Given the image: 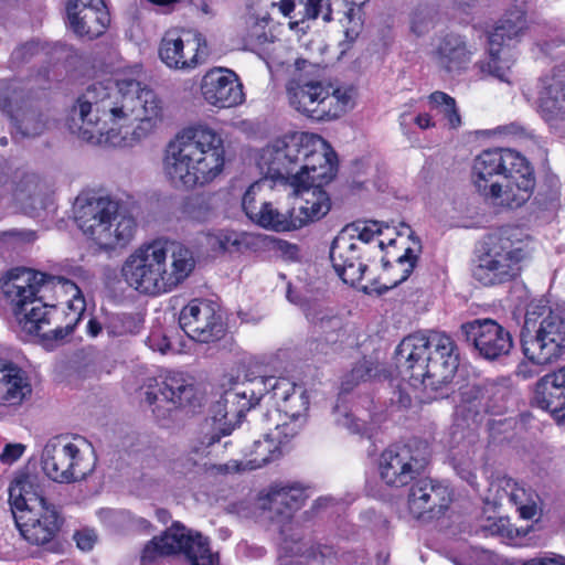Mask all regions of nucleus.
I'll return each mask as SVG.
<instances>
[{
  "label": "nucleus",
  "instance_id": "f257e3e1",
  "mask_svg": "<svg viewBox=\"0 0 565 565\" xmlns=\"http://www.w3.org/2000/svg\"><path fill=\"white\" fill-rule=\"evenodd\" d=\"M161 100L156 93L134 78L96 82L77 97L71 110L70 129L87 142L97 143L108 122L134 116L151 120L161 115Z\"/></svg>",
  "mask_w": 565,
  "mask_h": 565
},
{
  "label": "nucleus",
  "instance_id": "f03ea898",
  "mask_svg": "<svg viewBox=\"0 0 565 565\" xmlns=\"http://www.w3.org/2000/svg\"><path fill=\"white\" fill-rule=\"evenodd\" d=\"M398 375L414 387L439 391L459 366V350L446 332L429 330L405 337L394 351Z\"/></svg>",
  "mask_w": 565,
  "mask_h": 565
},
{
  "label": "nucleus",
  "instance_id": "7ed1b4c3",
  "mask_svg": "<svg viewBox=\"0 0 565 565\" xmlns=\"http://www.w3.org/2000/svg\"><path fill=\"white\" fill-rule=\"evenodd\" d=\"M224 163L221 135L205 125H198L184 129L168 143L163 171L174 188L191 190L212 182L223 171Z\"/></svg>",
  "mask_w": 565,
  "mask_h": 565
},
{
  "label": "nucleus",
  "instance_id": "20e7f679",
  "mask_svg": "<svg viewBox=\"0 0 565 565\" xmlns=\"http://www.w3.org/2000/svg\"><path fill=\"white\" fill-rule=\"evenodd\" d=\"M472 175L482 196L509 209L526 203L536 183L531 162L510 148L483 150L473 161Z\"/></svg>",
  "mask_w": 565,
  "mask_h": 565
},
{
  "label": "nucleus",
  "instance_id": "39448f33",
  "mask_svg": "<svg viewBox=\"0 0 565 565\" xmlns=\"http://www.w3.org/2000/svg\"><path fill=\"white\" fill-rule=\"evenodd\" d=\"M55 284L62 285L66 290H74L72 299L67 300V307L74 316L71 322L77 326L86 310V302L76 284L62 276L32 269H22L18 274L9 273V279L3 284L2 290L13 305L19 323L28 333L39 335L43 326L51 322V315L56 311V306L44 302L43 296L39 294Z\"/></svg>",
  "mask_w": 565,
  "mask_h": 565
},
{
  "label": "nucleus",
  "instance_id": "423d86ee",
  "mask_svg": "<svg viewBox=\"0 0 565 565\" xmlns=\"http://www.w3.org/2000/svg\"><path fill=\"white\" fill-rule=\"evenodd\" d=\"M9 503L18 530L30 544L61 551L57 534L63 518L44 495L38 475L19 471L9 486Z\"/></svg>",
  "mask_w": 565,
  "mask_h": 565
},
{
  "label": "nucleus",
  "instance_id": "0eeeda50",
  "mask_svg": "<svg viewBox=\"0 0 565 565\" xmlns=\"http://www.w3.org/2000/svg\"><path fill=\"white\" fill-rule=\"evenodd\" d=\"M535 249V239L524 228L501 226L484 235L472 276L486 287L509 284L521 276Z\"/></svg>",
  "mask_w": 565,
  "mask_h": 565
},
{
  "label": "nucleus",
  "instance_id": "6e6552de",
  "mask_svg": "<svg viewBox=\"0 0 565 565\" xmlns=\"http://www.w3.org/2000/svg\"><path fill=\"white\" fill-rule=\"evenodd\" d=\"M73 210L81 231L105 250L127 245L137 230L128 209L109 196L79 194Z\"/></svg>",
  "mask_w": 565,
  "mask_h": 565
},
{
  "label": "nucleus",
  "instance_id": "1a4fd4ad",
  "mask_svg": "<svg viewBox=\"0 0 565 565\" xmlns=\"http://www.w3.org/2000/svg\"><path fill=\"white\" fill-rule=\"evenodd\" d=\"M175 555H183L191 565H215L217 561L207 537L180 521H173L160 535L145 544L140 565H156L160 558Z\"/></svg>",
  "mask_w": 565,
  "mask_h": 565
},
{
  "label": "nucleus",
  "instance_id": "9d476101",
  "mask_svg": "<svg viewBox=\"0 0 565 565\" xmlns=\"http://www.w3.org/2000/svg\"><path fill=\"white\" fill-rule=\"evenodd\" d=\"M168 249L159 241L142 245L124 263L121 275L131 288L141 294L167 292L166 260Z\"/></svg>",
  "mask_w": 565,
  "mask_h": 565
},
{
  "label": "nucleus",
  "instance_id": "9b49d317",
  "mask_svg": "<svg viewBox=\"0 0 565 565\" xmlns=\"http://www.w3.org/2000/svg\"><path fill=\"white\" fill-rule=\"evenodd\" d=\"M301 147L300 163L291 177V186L296 193L301 188L323 186L330 183L338 172V157L327 141L315 134L307 132Z\"/></svg>",
  "mask_w": 565,
  "mask_h": 565
},
{
  "label": "nucleus",
  "instance_id": "f8f14e48",
  "mask_svg": "<svg viewBox=\"0 0 565 565\" xmlns=\"http://www.w3.org/2000/svg\"><path fill=\"white\" fill-rule=\"evenodd\" d=\"M428 461L426 447L393 444L379 457L380 480L392 489L406 487L424 473Z\"/></svg>",
  "mask_w": 565,
  "mask_h": 565
},
{
  "label": "nucleus",
  "instance_id": "ddd939ff",
  "mask_svg": "<svg viewBox=\"0 0 565 565\" xmlns=\"http://www.w3.org/2000/svg\"><path fill=\"white\" fill-rule=\"evenodd\" d=\"M42 469L58 483H73L85 480L94 470V463L85 460L81 449L66 437L51 438L43 448Z\"/></svg>",
  "mask_w": 565,
  "mask_h": 565
},
{
  "label": "nucleus",
  "instance_id": "4468645a",
  "mask_svg": "<svg viewBox=\"0 0 565 565\" xmlns=\"http://www.w3.org/2000/svg\"><path fill=\"white\" fill-rule=\"evenodd\" d=\"M522 352L526 359L547 364L559 358L565 349V305L556 303L548 310L529 337L522 338Z\"/></svg>",
  "mask_w": 565,
  "mask_h": 565
},
{
  "label": "nucleus",
  "instance_id": "2eb2a0df",
  "mask_svg": "<svg viewBox=\"0 0 565 565\" xmlns=\"http://www.w3.org/2000/svg\"><path fill=\"white\" fill-rule=\"evenodd\" d=\"M460 334L475 356L488 362L501 361L513 348L510 331L490 318H477L462 323Z\"/></svg>",
  "mask_w": 565,
  "mask_h": 565
},
{
  "label": "nucleus",
  "instance_id": "dca6fc26",
  "mask_svg": "<svg viewBox=\"0 0 565 565\" xmlns=\"http://www.w3.org/2000/svg\"><path fill=\"white\" fill-rule=\"evenodd\" d=\"M307 132H292L266 146L258 158V167L266 178L291 185V177L300 163L301 147Z\"/></svg>",
  "mask_w": 565,
  "mask_h": 565
},
{
  "label": "nucleus",
  "instance_id": "f3484780",
  "mask_svg": "<svg viewBox=\"0 0 565 565\" xmlns=\"http://www.w3.org/2000/svg\"><path fill=\"white\" fill-rule=\"evenodd\" d=\"M526 29V12L520 7H513L505 11L488 34L489 60L480 62L479 68L500 81H507L509 65L502 63L500 53L509 42L519 40Z\"/></svg>",
  "mask_w": 565,
  "mask_h": 565
},
{
  "label": "nucleus",
  "instance_id": "a211bd4d",
  "mask_svg": "<svg viewBox=\"0 0 565 565\" xmlns=\"http://www.w3.org/2000/svg\"><path fill=\"white\" fill-rule=\"evenodd\" d=\"M158 54L169 68L192 70L207 56V44L199 32H188L184 39L179 30H168L160 41Z\"/></svg>",
  "mask_w": 565,
  "mask_h": 565
},
{
  "label": "nucleus",
  "instance_id": "6ab92c4d",
  "mask_svg": "<svg viewBox=\"0 0 565 565\" xmlns=\"http://www.w3.org/2000/svg\"><path fill=\"white\" fill-rule=\"evenodd\" d=\"M451 501L448 486L430 478H417L409 488L407 508L416 520L430 522L441 518Z\"/></svg>",
  "mask_w": 565,
  "mask_h": 565
},
{
  "label": "nucleus",
  "instance_id": "aec40b11",
  "mask_svg": "<svg viewBox=\"0 0 565 565\" xmlns=\"http://www.w3.org/2000/svg\"><path fill=\"white\" fill-rule=\"evenodd\" d=\"M179 326L193 341L210 343L221 340L226 333V324L214 307L205 301L191 300L179 315Z\"/></svg>",
  "mask_w": 565,
  "mask_h": 565
},
{
  "label": "nucleus",
  "instance_id": "412c9836",
  "mask_svg": "<svg viewBox=\"0 0 565 565\" xmlns=\"http://www.w3.org/2000/svg\"><path fill=\"white\" fill-rule=\"evenodd\" d=\"M536 110L550 127L565 121V64L539 78Z\"/></svg>",
  "mask_w": 565,
  "mask_h": 565
},
{
  "label": "nucleus",
  "instance_id": "4be33fe9",
  "mask_svg": "<svg viewBox=\"0 0 565 565\" xmlns=\"http://www.w3.org/2000/svg\"><path fill=\"white\" fill-rule=\"evenodd\" d=\"M195 387L192 379L181 372H169L166 376L150 386L146 392V402L154 405L153 413L163 408L167 412L192 404Z\"/></svg>",
  "mask_w": 565,
  "mask_h": 565
},
{
  "label": "nucleus",
  "instance_id": "5701e85b",
  "mask_svg": "<svg viewBox=\"0 0 565 565\" xmlns=\"http://www.w3.org/2000/svg\"><path fill=\"white\" fill-rule=\"evenodd\" d=\"M204 99L218 108H231L245 100L244 87L234 71L213 68L205 73L201 81Z\"/></svg>",
  "mask_w": 565,
  "mask_h": 565
},
{
  "label": "nucleus",
  "instance_id": "b1692460",
  "mask_svg": "<svg viewBox=\"0 0 565 565\" xmlns=\"http://www.w3.org/2000/svg\"><path fill=\"white\" fill-rule=\"evenodd\" d=\"M353 236L339 233L331 243L329 257L342 281L356 287L369 267L363 262L361 247L353 242Z\"/></svg>",
  "mask_w": 565,
  "mask_h": 565
},
{
  "label": "nucleus",
  "instance_id": "393cba45",
  "mask_svg": "<svg viewBox=\"0 0 565 565\" xmlns=\"http://www.w3.org/2000/svg\"><path fill=\"white\" fill-rule=\"evenodd\" d=\"M532 405L565 423V365L542 376L534 386Z\"/></svg>",
  "mask_w": 565,
  "mask_h": 565
},
{
  "label": "nucleus",
  "instance_id": "a878e982",
  "mask_svg": "<svg viewBox=\"0 0 565 565\" xmlns=\"http://www.w3.org/2000/svg\"><path fill=\"white\" fill-rule=\"evenodd\" d=\"M329 89L330 86L321 82L298 83L295 87H288L289 103L308 118L326 120V115L330 114Z\"/></svg>",
  "mask_w": 565,
  "mask_h": 565
},
{
  "label": "nucleus",
  "instance_id": "bb28decb",
  "mask_svg": "<svg viewBox=\"0 0 565 565\" xmlns=\"http://www.w3.org/2000/svg\"><path fill=\"white\" fill-rule=\"evenodd\" d=\"M31 393L26 372L13 362L0 359V404L20 405Z\"/></svg>",
  "mask_w": 565,
  "mask_h": 565
},
{
  "label": "nucleus",
  "instance_id": "cd10ccee",
  "mask_svg": "<svg viewBox=\"0 0 565 565\" xmlns=\"http://www.w3.org/2000/svg\"><path fill=\"white\" fill-rule=\"evenodd\" d=\"M489 390L480 385H466L460 388L459 402L455 407V422L457 426L478 425L486 414L490 413L489 405L484 402Z\"/></svg>",
  "mask_w": 565,
  "mask_h": 565
},
{
  "label": "nucleus",
  "instance_id": "c85d7f7f",
  "mask_svg": "<svg viewBox=\"0 0 565 565\" xmlns=\"http://www.w3.org/2000/svg\"><path fill=\"white\" fill-rule=\"evenodd\" d=\"M68 28L78 36L94 40L105 33L110 23L107 8H85L76 10V6H66Z\"/></svg>",
  "mask_w": 565,
  "mask_h": 565
},
{
  "label": "nucleus",
  "instance_id": "c756f323",
  "mask_svg": "<svg viewBox=\"0 0 565 565\" xmlns=\"http://www.w3.org/2000/svg\"><path fill=\"white\" fill-rule=\"evenodd\" d=\"M472 51L463 36L455 33L446 34L436 51L437 64L449 74H461L468 68Z\"/></svg>",
  "mask_w": 565,
  "mask_h": 565
},
{
  "label": "nucleus",
  "instance_id": "7c9ffc66",
  "mask_svg": "<svg viewBox=\"0 0 565 565\" xmlns=\"http://www.w3.org/2000/svg\"><path fill=\"white\" fill-rule=\"evenodd\" d=\"M307 499L302 488L289 484H274L270 487L262 508L280 516L291 518L292 513L299 510Z\"/></svg>",
  "mask_w": 565,
  "mask_h": 565
},
{
  "label": "nucleus",
  "instance_id": "2f4dec72",
  "mask_svg": "<svg viewBox=\"0 0 565 565\" xmlns=\"http://www.w3.org/2000/svg\"><path fill=\"white\" fill-rule=\"evenodd\" d=\"M409 239L413 241V243L416 245V249L413 247L405 248L404 253L396 258V263L399 265L406 264L407 266L403 269V275L399 279L395 280L391 286L386 285H380L377 279H372L370 285H363L361 287V290L365 295H377L382 296L386 294L390 289L397 287L402 282L408 279V277L414 271L417 262L419 259V254L422 253L423 246L419 237L415 235V233L412 231L409 234Z\"/></svg>",
  "mask_w": 565,
  "mask_h": 565
},
{
  "label": "nucleus",
  "instance_id": "473e14b6",
  "mask_svg": "<svg viewBox=\"0 0 565 565\" xmlns=\"http://www.w3.org/2000/svg\"><path fill=\"white\" fill-rule=\"evenodd\" d=\"M309 396L307 391L301 387L295 393L288 402L279 404V411L284 412L285 415L291 420V423L277 424V437L284 435L285 438H291L298 434V429L301 424L298 422L302 420L308 408H309Z\"/></svg>",
  "mask_w": 565,
  "mask_h": 565
},
{
  "label": "nucleus",
  "instance_id": "72a5a7b5",
  "mask_svg": "<svg viewBox=\"0 0 565 565\" xmlns=\"http://www.w3.org/2000/svg\"><path fill=\"white\" fill-rule=\"evenodd\" d=\"M306 192L305 204L296 209V218L303 222V226L310 222L322 218L331 209L329 194L322 186L301 188L300 192Z\"/></svg>",
  "mask_w": 565,
  "mask_h": 565
},
{
  "label": "nucleus",
  "instance_id": "f704fd0d",
  "mask_svg": "<svg viewBox=\"0 0 565 565\" xmlns=\"http://www.w3.org/2000/svg\"><path fill=\"white\" fill-rule=\"evenodd\" d=\"M256 225L274 232H291L303 227V222L296 218L295 207L281 213L270 202H264Z\"/></svg>",
  "mask_w": 565,
  "mask_h": 565
},
{
  "label": "nucleus",
  "instance_id": "c9c22d12",
  "mask_svg": "<svg viewBox=\"0 0 565 565\" xmlns=\"http://www.w3.org/2000/svg\"><path fill=\"white\" fill-rule=\"evenodd\" d=\"M324 337L312 338L307 341L309 352L316 355H328L337 350V344L340 340L341 320L337 317L321 319L319 324L316 326Z\"/></svg>",
  "mask_w": 565,
  "mask_h": 565
},
{
  "label": "nucleus",
  "instance_id": "e433bc0d",
  "mask_svg": "<svg viewBox=\"0 0 565 565\" xmlns=\"http://www.w3.org/2000/svg\"><path fill=\"white\" fill-rule=\"evenodd\" d=\"M195 267V260L191 249L178 245L171 254V269L166 268V285L170 291L189 277Z\"/></svg>",
  "mask_w": 565,
  "mask_h": 565
},
{
  "label": "nucleus",
  "instance_id": "4c0bfd02",
  "mask_svg": "<svg viewBox=\"0 0 565 565\" xmlns=\"http://www.w3.org/2000/svg\"><path fill=\"white\" fill-rule=\"evenodd\" d=\"M505 487L510 489L509 501L515 507L520 516L524 520L533 519L537 513L540 497L530 488L520 486L513 479H508Z\"/></svg>",
  "mask_w": 565,
  "mask_h": 565
},
{
  "label": "nucleus",
  "instance_id": "58836bf2",
  "mask_svg": "<svg viewBox=\"0 0 565 565\" xmlns=\"http://www.w3.org/2000/svg\"><path fill=\"white\" fill-rule=\"evenodd\" d=\"M142 326L143 319L138 313L115 312L105 316V331L109 338L138 334Z\"/></svg>",
  "mask_w": 565,
  "mask_h": 565
},
{
  "label": "nucleus",
  "instance_id": "ea45409f",
  "mask_svg": "<svg viewBox=\"0 0 565 565\" xmlns=\"http://www.w3.org/2000/svg\"><path fill=\"white\" fill-rule=\"evenodd\" d=\"M211 412L213 413V422L214 424L218 423V426H215L212 428L211 431L205 433L201 440L200 445L205 450L214 446L216 443H220V440L231 435V433L234 429V426L231 425L232 418H235L233 416L232 408H224V406H218V401L212 406Z\"/></svg>",
  "mask_w": 565,
  "mask_h": 565
},
{
  "label": "nucleus",
  "instance_id": "a19ab883",
  "mask_svg": "<svg viewBox=\"0 0 565 565\" xmlns=\"http://www.w3.org/2000/svg\"><path fill=\"white\" fill-rule=\"evenodd\" d=\"M285 437L280 435L277 437L270 438L269 435H266L265 440H255L253 444V450L250 455L253 458L248 461L250 468L256 469L260 468L271 461L277 460L281 456V450L279 444H282ZM288 438H286L287 440Z\"/></svg>",
  "mask_w": 565,
  "mask_h": 565
},
{
  "label": "nucleus",
  "instance_id": "79ce46f5",
  "mask_svg": "<svg viewBox=\"0 0 565 565\" xmlns=\"http://www.w3.org/2000/svg\"><path fill=\"white\" fill-rule=\"evenodd\" d=\"M11 118L15 134L22 137H38L46 127V121L43 119L42 114L33 108L23 111L17 110Z\"/></svg>",
  "mask_w": 565,
  "mask_h": 565
},
{
  "label": "nucleus",
  "instance_id": "37998d69",
  "mask_svg": "<svg viewBox=\"0 0 565 565\" xmlns=\"http://www.w3.org/2000/svg\"><path fill=\"white\" fill-rule=\"evenodd\" d=\"M561 183L556 175H546L540 184L533 204L542 211H554L559 206Z\"/></svg>",
  "mask_w": 565,
  "mask_h": 565
},
{
  "label": "nucleus",
  "instance_id": "c03bdc74",
  "mask_svg": "<svg viewBox=\"0 0 565 565\" xmlns=\"http://www.w3.org/2000/svg\"><path fill=\"white\" fill-rule=\"evenodd\" d=\"M429 103L435 108H440L451 128L461 125V118L454 97L447 93L436 90L429 95Z\"/></svg>",
  "mask_w": 565,
  "mask_h": 565
},
{
  "label": "nucleus",
  "instance_id": "a18cd8bd",
  "mask_svg": "<svg viewBox=\"0 0 565 565\" xmlns=\"http://www.w3.org/2000/svg\"><path fill=\"white\" fill-rule=\"evenodd\" d=\"M551 308L552 307L546 306L543 299L531 301L526 306L521 339L529 338L536 330L541 320L548 313Z\"/></svg>",
  "mask_w": 565,
  "mask_h": 565
},
{
  "label": "nucleus",
  "instance_id": "49530a36",
  "mask_svg": "<svg viewBox=\"0 0 565 565\" xmlns=\"http://www.w3.org/2000/svg\"><path fill=\"white\" fill-rule=\"evenodd\" d=\"M206 245L215 254H225L238 250L241 241L235 232L220 231L207 235Z\"/></svg>",
  "mask_w": 565,
  "mask_h": 565
},
{
  "label": "nucleus",
  "instance_id": "de8ad7c7",
  "mask_svg": "<svg viewBox=\"0 0 565 565\" xmlns=\"http://www.w3.org/2000/svg\"><path fill=\"white\" fill-rule=\"evenodd\" d=\"M384 228H388L386 223L371 220L348 225L341 233L347 235L349 231L356 232L358 238L362 243L369 244L375 235H381Z\"/></svg>",
  "mask_w": 565,
  "mask_h": 565
},
{
  "label": "nucleus",
  "instance_id": "09e8293b",
  "mask_svg": "<svg viewBox=\"0 0 565 565\" xmlns=\"http://www.w3.org/2000/svg\"><path fill=\"white\" fill-rule=\"evenodd\" d=\"M536 47L547 57H556L565 46V31H553L536 42Z\"/></svg>",
  "mask_w": 565,
  "mask_h": 565
},
{
  "label": "nucleus",
  "instance_id": "8fccbe9b",
  "mask_svg": "<svg viewBox=\"0 0 565 565\" xmlns=\"http://www.w3.org/2000/svg\"><path fill=\"white\" fill-rule=\"evenodd\" d=\"M330 114L326 115V120L340 117L350 107L351 94L349 90L340 88L329 89Z\"/></svg>",
  "mask_w": 565,
  "mask_h": 565
},
{
  "label": "nucleus",
  "instance_id": "3c124183",
  "mask_svg": "<svg viewBox=\"0 0 565 565\" xmlns=\"http://www.w3.org/2000/svg\"><path fill=\"white\" fill-rule=\"evenodd\" d=\"M109 516L115 522L127 523L131 529L145 533H150L153 527L150 521L142 516L134 515L128 510H111L109 511Z\"/></svg>",
  "mask_w": 565,
  "mask_h": 565
},
{
  "label": "nucleus",
  "instance_id": "603ef678",
  "mask_svg": "<svg viewBox=\"0 0 565 565\" xmlns=\"http://www.w3.org/2000/svg\"><path fill=\"white\" fill-rule=\"evenodd\" d=\"M256 198V185H250L243 195L242 207L246 216L256 224L258 215L263 212V203Z\"/></svg>",
  "mask_w": 565,
  "mask_h": 565
},
{
  "label": "nucleus",
  "instance_id": "864d4df0",
  "mask_svg": "<svg viewBox=\"0 0 565 565\" xmlns=\"http://www.w3.org/2000/svg\"><path fill=\"white\" fill-rule=\"evenodd\" d=\"M182 211L188 217L202 222L207 217L210 209L203 199L194 196L184 201Z\"/></svg>",
  "mask_w": 565,
  "mask_h": 565
},
{
  "label": "nucleus",
  "instance_id": "5fc2aeb1",
  "mask_svg": "<svg viewBox=\"0 0 565 565\" xmlns=\"http://www.w3.org/2000/svg\"><path fill=\"white\" fill-rule=\"evenodd\" d=\"M311 556L321 565H338L339 554L332 545L317 544L311 548Z\"/></svg>",
  "mask_w": 565,
  "mask_h": 565
},
{
  "label": "nucleus",
  "instance_id": "6e6d98bb",
  "mask_svg": "<svg viewBox=\"0 0 565 565\" xmlns=\"http://www.w3.org/2000/svg\"><path fill=\"white\" fill-rule=\"evenodd\" d=\"M301 387L302 386L297 385L287 377H280V382H278V386H276L273 398L277 401L278 405L282 404L284 402H288V399Z\"/></svg>",
  "mask_w": 565,
  "mask_h": 565
},
{
  "label": "nucleus",
  "instance_id": "4d7b16f0",
  "mask_svg": "<svg viewBox=\"0 0 565 565\" xmlns=\"http://www.w3.org/2000/svg\"><path fill=\"white\" fill-rule=\"evenodd\" d=\"M24 450L25 446L23 444H7L0 454V461L3 465H12L21 458Z\"/></svg>",
  "mask_w": 565,
  "mask_h": 565
},
{
  "label": "nucleus",
  "instance_id": "13d9d810",
  "mask_svg": "<svg viewBox=\"0 0 565 565\" xmlns=\"http://www.w3.org/2000/svg\"><path fill=\"white\" fill-rule=\"evenodd\" d=\"M36 52V44L33 42H26L17 46L12 53L11 58L14 63L28 62Z\"/></svg>",
  "mask_w": 565,
  "mask_h": 565
},
{
  "label": "nucleus",
  "instance_id": "bf43d9fd",
  "mask_svg": "<svg viewBox=\"0 0 565 565\" xmlns=\"http://www.w3.org/2000/svg\"><path fill=\"white\" fill-rule=\"evenodd\" d=\"M342 425L345 426L351 433L359 434L362 437H371L370 429L365 422L347 414L343 418Z\"/></svg>",
  "mask_w": 565,
  "mask_h": 565
},
{
  "label": "nucleus",
  "instance_id": "052dcab7",
  "mask_svg": "<svg viewBox=\"0 0 565 565\" xmlns=\"http://www.w3.org/2000/svg\"><path fill=\"white\" fill-rule=\"evenodd\" d=\"M238 394L241 407H233L232 411L234 417L241 418L247 411H249L252 407H254L255 404L258 403L259 398H254V391L252 392V395L248 396L245 390L238 388Z\"/></svg>",
  "mask_w": 565,
  "mask_h": 565
},
{
  "label": "nucleus",
  "instance_id": "680f3d73",
  "mask_svg": "<svg viewBox=\"0 0 565 565\" xmlns=\"http://www.w3.org/2000/svg\"><path fill=\"white\" fill-rule=\"evenodd\" d=\"M539 363L531 361L530 359H527V361H522L516 366L515 375L521 380L533 379L539 372Z\"/></svg>",
  "mask_w": 565,
  "mask_h": 565
},
{
  "label": "nucleus",
  "instance_id": "e2e57ef3",
  "mask_svg": "<svg viewBox=\"0 0 565 565\" xmlns=\"http://www.w3.org/2000/svg\"><path fill=\"white\" fill-rule=\"evenodd\" d=\"M76 324L70 321L65 327H56L50 332L43 333L42 337L45 340L62 341L66 337L71 335L74 332Z\"/></svg>",
  "mask_w": 565,
  "mask_h": 565
},
{
  "label": "nucleus",
  "instance_id": "0e129e2a",
  "mask_svg": "<svg viewBox=\"0 0 565 565\" xmlns=\"http://www.w3.org/2000/svg\"><path fill=\"white\" fill-rule=\"evenodd\" d=\"M218 406H224V408H226V406H228V408L241 407L238 387L226 390L218 399Z\"/></svg>",
  "mask_w": 565,
  "mask_h": 565
},
{
  "label": "nucleus",
  "instance_id": "69168bd1",
  "mask_svg": "<svg viewBox=\"0 0 565 565\" xmlns=\"http://www.w3.org/2000/svg\"><path fill=\"white\" fill-rule=\"evenodd\" d=\"M74 540L76 542V545L82 551H89L93 548L95 544V535L90 531H77L74 534Z\"/></svg>",
  "mask_w": 565,
  "mask_h": 565
},
{
  "label": "nucleus",
  "instance_id": "338daca9",
  "mask_svg": "<svg viewBox=\"0 0 565 565\" xmlns=\"http://www.w3.org/2000/svg\"><path fill=\"white\" fill-rule=\"evenodd\" d=\"M364 561V552H343L339 555L338 565H362Z\"/></svg>",
  "mask_w": 565,
  "mask_h": 565
},
{
  "label": "nucleus",
  "instance_id": "774afa93",
  "mask_svg": "<svg viewBox=\"0 0 565 565\" xmlns=\"http://www.w3.org/2000/svg\"><path fill=\"white\" fill-rule=\"evenodd\" d=\"M150 348L152 350L166 353L171 349V342L167 335L151 334L149 337Z\"/></svg>",
  "mask_w": 565,
  "mask_h": 565
}]
</instances>
